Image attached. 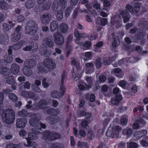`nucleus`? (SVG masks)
I'll use <instances>...</instances> for the list:
<instances>
[{
    "mask_svg": "<svg viewBox=\"0 0 148 148\" xmlns=\"http://www.w3.org/2000/svg\"><path fill=\"white\" fill-rule=\"evenodd\" d=\"M38 26L36 22L33 20L29 21L25 27V33L27 34L34 33L36 32Z\"/></svg>",
    "mask_w": 148,
    "mask_h": 148,
    "instance_id": "3",
    "label": "nucleus"
},
{
    "mask_svg": "<svg viewBox=\"0 0 148 148\" xmlns=\"http://www.w3.org/2000/svg\"><path fill=\"white\" fill-rule=\"evenodd\" d=\"M39 126H38L37 128L35 129H32V132H29L28 134V138H26L27 144L24 143L26 147H30L31 146V140H34L37 139L38 138V135H39L40 132L38 131L39 130H41V128L45 129L46 126L45 124L39 122Z\"/></svg>",
    "mask_w": 148,
    "mask_h": 148,
    "instance_id": "1",
    "label": "nucleus"
},
{
    "mask_svg": "<svg viewBox=\"0 0 148 148\" xmlns=\"http://www.w3.org/2000/svg\"><path fill=\"white\" fill-rule=\"evenodd\" d=\"M24 42L25 41L23 40H21L14 44L12 46V47L14 50H17L21 47L22 45L24 43Z\"/></svg>",
    "mask_w": 148,
    "mask_h": 148,
    "instance_id": "25",
    "label": "nucleus"
},
{
    "mask_svg": "<svg viewBox=\"0 0 148 148\" xmlns=\"http://www.w3.org/2000/svg\"><path fill=\"white\" fill-rule=\"evenodd\" d=\"M115 59V57L108 58H105L103 60V64L104 65H109L111 64L113 61H114Z\"/></svg>",
    "mask_w": 148,
    "mask_h": 148,
    "instance_id": "34",
    "label": "nucleus"
},
{
    "mask_svg": "<svg viewBox=\"0 0 148 148\" xmlns=\"http://www.w3.org/2000/svg\"><path fill=\"white\" fill-rule=\"evenodd\" d=\"M122 133L124 134L130 136L132 134V130L131 128H126L123 131Z\"/></svg>",
    "mask_w": 148,
    "mask_h": 148,
    "instance_id": "48",
    "label": "nucleus"
},
{
    "mask_svg": "<svg viewBox=\"0 0 148 148\" xmlns=\"http://www.w3.org/2000/svg\"><path fill=\"white\" fill-rule=\"evenodd\" d=\"M147 134V132L146 130H143L140 131L137 133V134L140 135V136H138L139 138H140L142 137L143 136Z\"/></svg>",
    "mask_w": 148,
    "mask_h": 148,
    "instance_id": "56",
    "label": "nucleus"
},
{
    "mask_svg": "<svg viewBox=\"0 0 148 148\" xmlns=\"http://www.w3.org/2000/svg\"><path fill=\"white\" fill-rule=\"evenodd\" d=\"M64 146L63 144L59 143L56 142L51 144L50 148H64Z\"/></svg>",
    "mask_w": 148,
    "mask_h": 148,
    "instance_id": "33",
    "label": "nucleus"
},
{
    "mask_svg": "<svg viewBox=\"0 0 148 148\" xmlns=\"http://www.w3.org/2000/svg\"><path fill=\"white\" fill-rule=\"evenodd\" d=\"M43 42L45 43L46 45L50 47H52L53 46L54 43L51 38H47L44 40Z\"/></svg>",
    "mask_w": 148,
    "mask_h": 148,
    "instance_id": "32",
    "label": "nucleus"
},
{
    "mask_svg": "<svg viewBox=\"0 0 148 148\" xmlns=\"http://www.w3.org/2000/svg\"><path fill=\"white\" fill-rule=\"evenodd\" d=\"M60 29L62 33H66L69 30L68 25L65 23H62L60 25Z\"/></svg>",
    "mask_w": 148,
    "mask_h": 148,
    "instance_id": "23",
    "label": "nucleus"
},
{
    "mask_svg": "<svg viewBox=\"0 0 148 148\" xmlns=\"http://www.w3.org/2000/svg\"><path fill=\"white\" fill-rule=\"evenodd\" d=\"M146 123L142 118L139 116L138 117V119L136 120V122L133 123L132 126L134 129H138L141 126L140 125H145Z\"/></svg>",
    "mask_w": 148,
    "mask_h": 148,
    "instance_id": "15",
    "label": "nucleus"
},
{
    "mask_svg": "<svg viewBox=\"0 0 148 148\" xmlns=\"http://www.w3.org/2000/svg\"><path fill=\"white\" fill-rule=\"evenodd\" d=\"M72 8L71 7H68L66 10L65 12V16L66 17L69 16L70 15V13L71 12Z\"/></svg>",
    "mask_w": 148,
    "mask_h": 148,
    "instance_id": "58",
    "label": "nucleus"
},
{
    "mask_svg": "<svg viewBox=\"0 0 148 148\" xmlns=\"http://www.w3.org/2000/svg\"><path fill=\"white\" fill-rule=\"evenodd\" d=\"M43 63L46 67L51 70L54 69L56 66L55 63L49 58L45 59Z\"/></svg>",
    "mask_w": 148,
    "mask_h": 148,
    "instance_id": "13",
    "label": "nucleus"
},
{
    "mask_svg": "<svg viewBox=\"0 0 148 148\" xmlns=\"http://www.w3.org/2000/svg\"><path fill=\"white\" fill-rule=\"evenodd\" d=\"M53 141L55 140L56 139H59L61 137L60 134L57 132H52Z\"/></svg>",
    "mask_w": 148,
    "mask_h": 148,
    "instance_id": "49",
    "label": "nucleus"
},
{
    "mask_svg": "<svg viewBox=\"0 0 148 148\" xmlns=\"http://www.w3.org/2000/svg\"><path fill=\"white\" fill-rule=\"evenodd\" d=\"M55 42L58 45H62L64 43V40L63 35L60 33L56 32L53 35Z\"/></svg>",
    "mask_w": 148,
    "mask_h": 148,
    "instance_id": "11",
    "label": "nucleus"
},
{
    "mask_svg": "<svg viewBox=\"0 0 148 148\" xmlns=\"http://www.w3.org/2000/svg\"><path fill=\"white\" fill-rule=\"evenodd\" d=\"M27 122L26 119L25 118H18L16 121V126L18 128H23L25 127Z\"/></svg>",
    "mask_w": 148,
    "mask_h": 148,
    "instance_id": "17",
    "label": "nucleus"
},
{
    "mask_svg": "<svg viewBox=\"0 0 148 148\" xmlns=\"http://www.w3.org/2000/svg\"><path fill=\"white\" fill-rule=\"evenodd\" d=\"M30 46L31 49L33 52L36 51L38 48V45L35 42L32 43Z\"/></svg>",
    "mask_w": 148,
    "mask_h": 148,
    "instance_id": "52",
    "label": "nucleus"
},
{
    "mask_svg": "<svg viewBox=\"0 0 148 148\" xmlns=\"http://www.w3.org/2000/svg\"><path fill=\"white\" fill-rule=\"evenodd\" d=\"M139 25L143 28L148 29V21L144 20H141L140 21Z\"/></svg>",
    "mask_w": 148,
    "mask_h": 148,
    "instance_id": "26",
    "label": "nucleus"
},
{
    "mask_svg": "<svg viewBox=\"0 0 148 148\" xmlns=\"http://www.w3.org/2000/svg\"><path fill=\"white\" fill-rule=\"evenodd\" d=\"M32 34V39L34 40H37L38 39V34L36 33L35 32L34 33L30 34Z\"/></svg>",
    "mask_w": 148,
    "mask_h": 148,
    "instance_id": "59",
    "label": "nucleus"
},
{
    "mask_svg": "<svg viewBox=\"0 0 148 148\" xmlns=\"http://www.w3.org/2000/svg\"><path fill=\"white\" fill-rule=\"evenodd\" d=\"M119 38L117 36H115L113 39V41L112 42V45L113 48H115L120 44Z\"/></svg>",
    "mask_w": 148,
    "mask_h": 148,
    "instance_id": "43",
    "label": "nucleus"
},
{
    "mask_svg": "<svg viewBox=\"0 0 148 148\" xmlns=\"http://www.w3.org/2000/svg\"><path fill=\"white\" fill-rule=\"evenodd\" d=\"M52 132L46 131L43 133V138L45 140L48 141H53Z\"/></svg>",
    "mask_w": 148,
    "mask_h": 148,
    "instance_id": "20",
    "label": "nucleus"
},
{
    "mask_svg": "<svg viewBox=\"0 0 148 148\" xmlns=\"http://www.w3.org/2000/svg\"><path fill=\"white\" fill-rule=\"evenodd\" d=\"M47 51V50L45 47H42L40 49L39 53L41 55H44L46 54Z\"/></svg>",
    "mask_w": 148,
    "mask_h": 148,
    "instance_id": "57",
    "label": "nucleus"
},
{
    "mask_svg": "<svg viewBox=\"0 0 148 148\" xmlns=\"http://www.w3.org/2000/svg\"><path fill=\"white\" fill-rule=\"evenodd\" d=\"M51 95L54 98H59L63 96V94L61 93H58L56 91H52L51 92Z\"/></svg>",
    "mask_w": 148,
    "mask_h": 148,
    "instance_id": "41",
    "label": "nucleus"
},
{
    "mask_svg": "<svg viewBox=\"0 0 148 148\" xmlns=\"http://www.w3.org/2000/svg\"><path fill=\"white\" fill-rule=\"evenodd\" d=\"M32 69H29L28 67L23 66V70L24 74L27 76H29L32 73Z\"/></svg>",
    "mask_w": 148,
    "mask_h": 148,
    "instance_id": "30",
    "label": "nucleus"
},
{
    "mask_svg": "<svg viewBox=\"0 0 148 148\" xmlns=\"http://www.w3.org/2000/svg\"><path fill=\"white\" fill-rule=\"evenodd\" d=\"M121 70L119 68L114 69L111 72L112 74H115V75L118 77L122 78L123 75V73L121 72Z\"/></svg>",
    "mask_w": 148,
    "mask_h": 148,
    "instance_id": "22",
    "label": "nucleus"
},
{
    "mask_svg": "<svg viewBox=\"0 0 148 148\" xmlns=\"http://www.w3.org/2000/svg\"><path fill=\"white\" fill-rule=\"evenodd\" d=\"M8 97L9 99L13 102H16L18 100V97L14 94L10 93L9 94Z\"/></svg>",
    "mask_w": 148,
    "mask_h": 148,
    "instance_id": "47",
    "label": "nucleus"
},
{
    "mask_svg": "<svg viewBox=\"0 0 148 148\" xmlns=\"http://www.w3.org/2000/svg\"><path fill=\"white\" fill-rule=\"evenodd\" d=\"M46 80L45 78H44L43 79L42 82V84L43 86L45 88H47L49 86L48 83L46 82Z\"/></svg>",
    "mask_w": 148,
    "mask_h": 148,
    "instance_id": "61",
    "label": "nucleus"
},
{
    "mask_svg": "<svg viewBox=\"0 0 148 148\" xmlns=\"http://www.w3.org/2000/svg\"><path fill=\"white\" fill-rule=\"evenodd\" d=\"M48 112L49 114H50L52 113L53 114L52 115L55 116L58 115L60 113V111L58 110L52 108L49 109L48 110Z\"/></svg>",
    "mask_w": 148,
    "mask_h": 148,
    "instance_id": "46",
    "label": "nucleus"
},
{
    "mask_svg": "<svg viewBox=\"0 0 148 148\" xmlns=\"http://www.w3.org/2000/svg\"><path fill=\"white\" fill-rule=\"evenodd\" d=\"M58 3L60 7L62 10L64 9L67 6V3L65 0H59Z\"/></svg>",
    "mask_w": 148,
    "mask_h": 148,
    "instance_id": "42",
    "label": "nucleus"
},
{
    "mask_svg": "<svg viewBox=\"0 0 148 148\" xmlns=\"http://www.w3.org/2000/svg\"><path fill=\"white\" fill-rule=\"evenodd\" d=\"M52 18L53 16L51 13H47L41 15L40 19L42 24L47 25L49 23Z\"/></svg>",
    "mask_w": 148,
    "mask_h": 148,
    "instance_id": "9",
    "label": "nucleus"
},
{
    "mask_svg": "<svg viewBox=\"0 0 148 148\" xmlns=\"http://www.w3.org/2000/svg\"><path fill=\"white\" fill-rule=\"evenodd\" d=\"M10 69L11 73L14 75H16L17 74L20 70V67L19 65L15 63L12 64Z\"/></svg>",
    "mask_w": 148,
    "mask_h": 148,
    "instance_id": "21",
    "label": "nucleus"
},
{
    "mask_svg": "<svg viewBox=\"0 0 148 148\" xmlns=\"http://www.w3.org/2000/svg\"><path fill=\"white\" fill-rule=\"evenodd\" d=\"M1 71L2 75L4 76L8 75L9 74L8 69L5 67L1 68Z\"/></svg>",
    "mask_w": 148,
    "mask_h": 148,
    "instance_id": "53",
    "label": "nucleus"
},
{
    "mask_svg": "<svg viewBox=\"0 0 148 148\" xmlns=\"http://www.w3.org/2000/svg\"><path fill=\"white\" fill-rule=\"evenodd\" d=\"M31 84L28 81H26L24 83L23 87L24 89H29L30 88Z\"/></svg>",
    "mask_w": 148,
    "mask_h": 148,
    "instance_id": "60",
    "label": "nucleus"
},
{
    "mask_svg": "<svg viewBox=\"0 0 148 148\" xmlns=\"http://www.w3.org/2000/svg\"><path fill=\"white\" fill-rule=\"evenodd\" d=\"M130 33L131 34H135V39L141 40L143 38L144 33L142 32L140 29L134 28L130 29Z\"/></svg>",
    "mask_w": 148,
    "mask_h": 148,
    "instance_id": "12",
    "label": "nucleus"
},
{
    "mask_svg": "<svg viewBox=\"0 0 148 148\" xmlns=\"http://www.w3.org/2000/svg\"><path fill=\"white\" fill-rule=\"evenodd\" d=\"M15 117V113L13 110L11 109L5 110L2 114V120L3 122L8 124L13 123Z\"/></svg>",
    "mask_w": 148,
    "mask_h": 148,
    "instance_id": "2",
    "label": "nucleus"
},
{
    "mask_svg": "<svg viewBox=\"0 0 148 148\" xmlns=\"http://www.w3.org/2000/svg\"><path fill=\"white\" fill-rule=\"evenodd\" d=\"M58 24L55 21H53L50 23V29L51 32H54L58 28Z\"/></svg>",
    "mask_w": 148,
    "mask_h": 148,
    "instance_id": "27",
    "label": "nucleus"
},
{
    "mask_svg": "<svg viewBox=\"0 0 148 148\" xmlns=\"http://www.w3.org/2000/svg\"><path fill=\"white\" fill-rule=\"evenodd\" d=\"M21 145L19 143L18 145H15L12 143H10L8 144L6 148H21Z\"/></svg>",
    "mask_w": 148,
    "mask_h": 148,
    "instance_id": "45",
    "label": "nucleus"
},
{
    "mask_svg": "<svg viewBox=\"0 0 148 148\" xmlns=\"http://www.w3.org/2000/svg\"><path fill=\"white\" fill-rule=\"evenodd\" d=\"M2 26L3 30L5 32L9 31L11 28V26L6 23H3Z\"/></svg>",
    "mask_w": 148,
    "mask_h": 148,
    "instance_id": "55",
    "label": "nucleus"
},
{
    "mask_svg": "<svg viewBox=\"0 0 148 148\" xmlns=\"http://www.w3.org/2000/svg\"><path fill=\"white\" fill-rule=\"evenodd\" d=\"M140 5L141 4L139 3H136L135 4L134 7L131 5H127L126 6L127 10L131 13L132 14H134L139 11Z\"/></svg>",
    "mask_w": 148,
    "mask_h": 148,
    "instance_id": "8",
    "label": "nucleus"
},
{
    "mask_svg": "<svg viewBox=\"0 0 148 148\" xmlns=\"http://www.w3.org/2000/svg\"><path fill=\"white\" fill-rule=\"evenodd\" d=\"M6 82L8 84L13 85L15 83L14 77L12 75L7 76L6 78Z\"/></svg>",
    "mask_w": 148,
    "mask_h": 148,
    "instance_id": "28",
    "label": "nucleus"
},
{
    "mask_svg": "<svg viewBox=\"0 0 148 148\" xmlns=\"http://www.w3.org/2000/svg\"><path fill=\"white\" fill-rule=\"evenodd\" d=\"M101 59L99 57L98 58L95 60V63L96 67L97 69H100L101 66Z\"/></svg>",
    "mask_w": 148,
    "mask_h": 148,
    "instance_id": "54",
    "label": "nucleus"
},
{
    "mask_svg": "<svg viewBox=\"0 0 148 148\" xmlns=\"http://www.w3.org/2000/svg\"><path fill=\"white\" fill-rule=\"evenodd\" d=\"M46 119L47 121L53 125L57 123L60 120V118L58 116L55 115L48 116L47 117Z\"/></svg>",
    "mask_w": 148,
    "mask_h": 148,
    "instance_id": "16",
    "label": "nucleus"
},
{
    "mask_svg": "<svg viewBox=\"0 0 148 148\" xmlns=\"http://www.w3.org/2000/svg\"><path fill=\"white\" fill-rule=\"evenodd\" d=\"M21 37V34L19 33H14L12 35L11 40L13 42H15L19 40Z\"/></svg>",
    "mask_w": 148,
    "mask_h": 148,
    "instance_id": "29",
    "label": "nucleus"
},
{
    "mask_svg": "<svg viewBox=\"0 0 148 148\" xmlns=\"http://www.w3.org/2000/svg\"><path fill=\"white\" fill-rule=\"evenodd\" d=\"M103 1V6L107 7H109L110 4L109 1L108 0H101Z\"/></svg>",
    "mask_w": 148,
    "mask_h": 148,
    "instance_id": "64",
    "label": "nucleus"
},
{
    "mask_svg": "<svg viewBox=\"0 0 148 148\" xmlns=\"http://www.w3.org/2000/svg\"><path fill=\"white\" fill-rule=\"evenodd\" d=\"M51 5V1L49 0L48 1L42 5V8L44 10H48L50 8Z\"/></svg>",
    "mask_w": 148,
    "mask_h": 148,
    "instance_id": "31",
    "label": "nucleus"
},
{
    "mask_svg": "<svg viewBox=\"0 0 148 148\" xmlns=\"http://www.w3.org/2000/svg\"><path fill=\"white\" fill-rule=\"evenodd\" d=\"M65 90L66 89L64 86L63 85V84H61V86H60V93H61L62 94H63V96L65 92Z\"/></svg>",
    "mask_w": 148,
    "mask_h": 148,
    "instance_id": "63",
    "label": "nucleus"
},
{
    "mask_svg": "<svg viewBox=\"0 0 148 148\" xmlns=\"http://www.w3.org/2000/svg\"><path fill=\"white\" fill-rule=\"evenodd\" d=\"M85 79L87 82V84L85 85L87 87V89H88L91 87V86L92 84V80L91 77H86Z\"/></svg>",
    "mask_w": 148,
    "mask_h": 148,
    "instance_id": "36",
    "label": "nucleus"
},
{
    "mask_svg": "<svg viewBox=\"0 0 148 148\" xmlns=\"http://www.w3.org/2000/svg\"><path fill=\"white\" fill-rule=\"evenodd\" d=\"M8 8L7 3L3 0H0V8L4 10H6Z\"/></svg>",
    "mask_w": 148,
    "mask_h": 148,
    "instance_id": "39",
    "label": "nucleus"
},
{
    "mask_svg": "<svg viewBox=\"0 0 148 148\" xmlns=\"http://www.w3.org/2000/svg\"><path fill=\"white\" fill-rule=\"evenodd\" d=\"M47 105L46 101L45 99H41L38 102V106H36L34 108H31V109L32 110H38L40 109H44L46 108Z\"/></svg>",
    "mask_w": 148,
    "mask_h": 148,
    "instance_id": "14",
    "label": "nucleus"
},
{
    "mask_svg": "<svg viewBox=\"0 0 148 148\" xmlns=\"http://www.w3.org/2000/svg\"><path fill=\"white\" fill-rule=\"evenodd\" d=\"M30 98L35 101L37 99L34 92L32 91H28L27 98Z\"/></svg>",
    "mask_w": 148,
    "mask_h": 148,
    "instance_id": "51",
    "label": "nucleus"
},
{
    "mask_svg": "<svg viewBox=\"0 0 148 148\" xmlns=\"http://www.w3.org/2000/svg\"><path fill=\"white\" fill-rule=\"evenodd\" d=\"M127 148H138V145L134 142L127 143Z\"/></svg>",
    "mask_w": 148,
    "mask_h": 148,
    "instance_id": "50",
    "label": "nucleus"
},
{
    "mask_svg": "<svg viewBox=\"0 0 148 148\" xmlns=\"http://www.w3.org/2000/svg\"><path fill=\"white\" fill-rule=\"evenodd\" d=\"M35 2L32 0H28L25 3V7L28 9H31L32 8L35 4Z\"/></svg>",
    "mask_w": 148,
    "mask_h": 148,
    "instance_id": "35",
    "label": "nucleus"
},
{
    "mask_svg": "<svg viewBox=\"0 0 148 148\" xmlns=\"http://www.w3.org/2000/svg\"><path fill=\"white\" fill-rule=\"evenodd\" d=\"M121 130V129L119 126L118 125H113V127H109L108 129L106 134V136L109 137H111L112 138L117 137L118 134Z\"/></svg>",
    "mask_w": 148,
    "mask_h": 148,
    "instance_id": "4",
    "label": "nucleus"
},
{
    "mask_svg": "<svg viewBox=\"0 0 148 148\" xmlns=\"http://www.w3.org/2000/svg\"><path fill=\"white\" fill-rule=\"evenodd\" d=\"M29 116L32 117L29 121L30 125L36 128H37L38 126L40 125L39 120L40 116L39 114L31 113L29 114Z\"/></svg>",
    "mask_w": 148,
    "mask_h": 148,
    "instance_id": "6",
    "label": "nucleus"
},
{
    "mask_svg": "<svg viewBox=\"0 0 148 148\" xmlns=\"http://www.w3.org/2000/svg\"><path fill=\"white\" fill-rule=\"evenodd\" d=\"M28 114V112L25 109H23L18 112V115L21 117H26L27 116Z\"/></svg>",
    "mask_w": 148,
    "mask_h": 148,
    "instance_id": "44",
    "label": "nucleus"
},
{
    "mask_svg": "<svg viewBox=\"0 0 148 148\" xmlns=\"http://www.w3.org/2000/svg\"><path fill=\"white\" fill-rule=\"evenodd\" d=\"M119 18L120 19H123L124 23L129 21L131 17L130 14L126 11L120 10L118 15Z\"/></svg>",
    "mask_w": 148,
    "mask_h": 148,
    "instance_id": "10",
    "label": "nucleus"
},
{
    "mask_svg": "<svg viewBox=\"0 0 148 148\" xmlns=\"http://www.w3.org/2000/svg\"><path fill=\"white\" fill-rule=\"evenodd\" d=\"M59 4L58 0H54L53 2L51 9L53 12H55L58 8Z\"/></svg>",
    "mask_w": 148,
    "mask_h": 148,
    "instance_id": "38",
    "label": "nucleus"
},
{
    "mask_svg": "<svg viewBox=\"0 0 148 148\" xmlns=\"http://www.w3.org/2000/svg\"><path fill=\"white\" fill-rule=\"evenodd\" d=\"M9 39V36L8 34H5L4 35H1L0 36V43L4 44L8 41Z\"/></svg>",
    "mask_w": 148,
    "mask_h": 148,
    "instance_id": "24",
    "label": "nucleus"
},
{
    "mask_svg": "<svg viewBox=\"0 0 148 148\" xmlns=\"http://www.w3.org/2000/svg\"><path fill=\"white\" fill-rule=\"evenodd\" d=\"M71 63L76 66L77 71L76 70H73L72 73V78L75 81H77L79 80L80 78V75L79 73L81 72L80 68L78 66H79V63L75 60H73L71 61Z\"/></svg>",
    "mask_w": 148,
    "mask_h": 148,
    "instance_id": "7",
    "label": "nucleus"
},
{
    "mask_svg": "<svg viewBox=\"0 0 148 148\" xmlns=\"http://www.w3.org/2000/svg\"><path fill=\"white\" fill-rule=\"evenodd\" d=\"M19 134L20 136L24 137L27 135V132L24 130H22L19 132Z\"/></svg>",
    "mask_w": 148,
    "mask_h": 148,
    "instance_id": "62",
    "label": "nucleus"
},
{
    "mask_svg": "<svg viewBox=\"0 0 148 148\" xmlns=\"http://www.w3.org/2000/svg\"><path fill=\"white\" fill-rule=\"evenodd\" d=\"M120 91L117 88H114L113 90V93L114 94H116L114 98L111 99V103L115 105H117L120 101H121L123 98L120 94Z\"/></svg>",
    "mask_w": 148,
    "mask_h": 148,
    "instance_id": "5",
    "label": "nucleus"
},
{
    "mask_svg": "<svg viewBox=\"0 0 148 148\" xmlns=\"http://www.w3.org/2000/svg\"><path fill=\"white\" fill-rule=\"evenodd\" d=\"M36 62L34 59H28L25 60L23 64V66L32 69L36 64Z\"/></svg>",
    "mask_w": 148,
    "mask_h": 148,
    "instance_id": "19",
    "label": "nucleus"
},
{
    "mask_svg": "<svg viewBox=\"0 0 148 148\" xmlns=\"http://www.w3.org/2000/svg\"><path fill=\"white\" fill-rule=\"evenodd\" d=\"M5 62L7 63H11L13 60V55L10 54H6L4 58Z\"/></svg>",
    "mask_w": 148,
    "mask_h": 148,
    "instance_id": "37",
    "label": "nucleus"
},
{
    "mask_svg": "<svg viewBox=\"0 0 148 148\" xmlns=\"http://www.w3.org/2000/svg\"><path fill=\"white\" fill-rule=\"evenodd\" d=\"M84 67L86 74H90L94 71V65L92 62L86 63Z\"/></svg>",
    "mask_w": 148,
    "mask_h": 148,
    "instance_id": "18",
    "label": "nucleus"
},
{
    "mask_svg": "<svg viewBox=\"0 0 148 148\" xmlns=\"http://www.w3.org/2000/svg\"><path fill=\"white\" fill-rule=\"evenodd\" d=\"M55 15L56 16L57 20L58 21H61L63 18V12L60 10H59L56 13Z\"/></svg>",
    "mask_w": 148,
    "mask_h": 148,
    "instance_id": "40",
    "label": "nucleus"
}]
</instances>
